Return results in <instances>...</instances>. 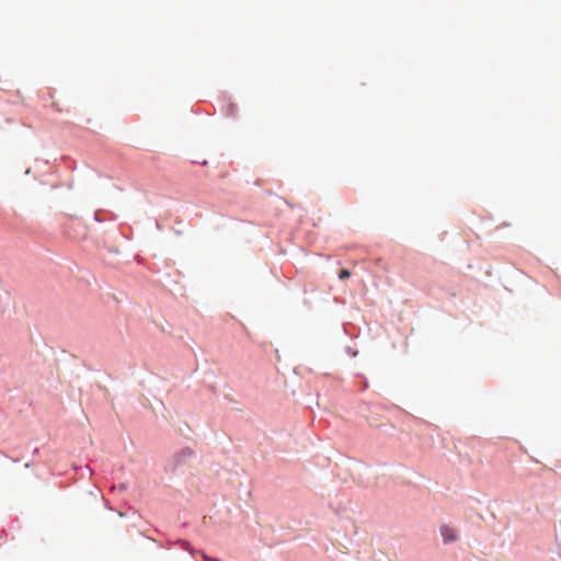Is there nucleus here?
I'll return each instance as SVG.
<instances>
[{"instance_id":"obj_1","label":"nucleus","mask_w":561,"mask_h":561,"mask_svg":"<svg viewBox=\"0 0 561 561\" xmlns=\"http://www.w3.org/2000/svg\"><path fill=\"white\" fill-rule=\"evenodd\" d=\"M440 535L444 539V542H451V541L457 540V534H456L455 529H453L449 526H446V525L442 526Z\"/></svg>"},{"instance_id":"obj_6","label":"nucleus","mask_w":561,"mask_h":561,"mask_svg":"<svg viewBox=\"0 0 561 561\" xmlns=\"http://www.w3.org/2000/svg\"><path fill=\"white\" fill-rule=\"evenodd\" d=\"M333 300L336 304H344V300L342 298H340V297H336V296L333 298Z\"/></svg>"},{"instance_id":"obj_3","label":"nucleus","mask_w":561,"mask_h":561,"mask_svg":"<svg viewBox=\"0 0 561 561\" xmlns=\"http://www.w3.org/2000/svg\"><path fill=\"white\" fill-rule=\"evenodd\" d=\"M351 277V271L347 268H341L339 272V278L344 280Z\"/></svg>"},{"instance_id":"obj_7","label":"nucleus","mask_w":561,"mask_h":561,"mask_svg":"<svg viewBox=\"0 0 561 561\" xmlns=\"http://www.w3.org/2000/svg\"><path fill=\"white\" fill-rule=\"evenodd\" d=\"M344 351L351 352V351H353V350H352V347H351V346L346 345V346L344 347Z\"/></svg>"},{"instance_id":"obj_5","label":"nucleus","mask_w":561,"mask_h":561,"mask_svg":"<svg viewBox=\"0 0 561 561\" xmlns=\"http://www.w3.org/2000/svg\"><path fill=\"white\" fill-rule=\"evenodd\" d=\"M192 163H198L203 167H206L208 164V161L207 160H202V161H192Z\"/></svg>"},{"instance_id":"obj_4","label":"nucleus","mask_w":561,"mask_h":561,"mask_svg":"<svg viewBox=\"0 0 561 561\" xmlns=\"http://www.w3.org/2000/svg\"><path fill=\"white\" fill-rule=\"evenodd\" d=\"M102 213H103L102 210H96L94 213V220L95 221H98V222H103L104 221V219L102 217Z\"/></svg>"},{"instance_id":"obj_2","label":"nucleus","mask_w":561,"mask_h":561,"mask_svg":"<svg viewBox=\"0 0 561 561\" xmlns=\"http://www.w3.org/2000/svg\"><path fill=\"white\" fill-rule=\"evenodd\" d=\"M237 113H238V106L234 103H229L226 106V115L236 117Z\"/></svg>"}]
</instances>
